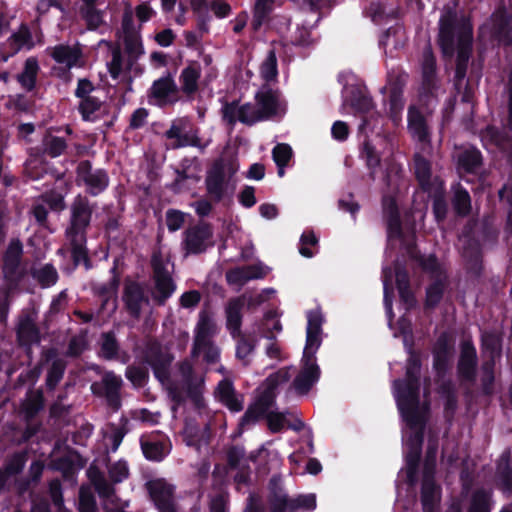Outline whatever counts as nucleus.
<instances>
[{
	"instance_id": "obj_1",
	"label": "nucleus",
	"mask_w": 512,
	"mask_h": 512,
	"mask_svg": "<svg viewBox=\"0 0 512 512\" xmlns=\"http://www.w3.org/2000/svg\"><path fill=\"white\" fill-rule=\"evenodd\" d=\"M420 372V362L411 356L406 371L405 381H394L393 394L405 422L403 428V445L406 462V481L413 484L416 481V469L421 452L423 428L428 406L419 401V383L417 375Z\"/></svg>"
},
{
	"instance_id": "obj_2",
	"label": "nucleus",
	"mask_w": 512,
	"mask_h": 512,
	"mask_svg": "<svg viewBox=\"0 0 512 512\" xmlns=\"http://www.w3.org/2000/svg\"><path fill=\"white\" fill-rule=\"evenodd\" d=\"M286 112V103L280 92L268 84L263 85L255 94L254 102L242 105L238 103L226 104L222 108L223 119L234 124L239 121L243 124L252 125L256 122L279 117Z\"/></svg>"
},
{
	"instance_id": "obj_3",
	"label": "nucleus",
	"mask_w": 512,
	"mask_h": 512,
	"mask_svg": "<svg viewBox=\"0 0 512 512\" xmlns=\"http://www.w3.org/2000/svg\"><path fill=\"white\" fill-rule=\"evenodd\" d=\"M439 41L445 55L457 52L456 77L463 79L472 45V26L466 19L452 23V15H443L440 19Z\"/></svg>"
},
{
	"instance_id": "obj_4",
	"label": "nucleus",
	"mask_w": 512,
	"mask_h": 512,
	"mask_svg": "<svg viewBox=\"0 0 512 512\" xmlns=\"http://www.w3.org/2000/svg\"><path fill=\"white\" fill-rule=\"evenodd\" d=\"M306 344L302 357V368L293 382V388L298 394H306L319 380L320 369L316 362L322 338L321 326L323 318L318 310L310 311L307 315Z\"/></svg>"
},
{
	"instance_id": "obj_5",
	"label": "nucleus",
	"mask_w": 512,
	"mask_h": 512,
	"mask_svg": "<svg viewBox=\"0 0 512 512\" xmlns=\"http://www.w3.org/2000/svg\"><path fill=\"white\" fill-rule=\"evenodd\" d=\"M147 358L154 370L156 378L165 385L171 393L175 394V398H180L182 393H186L190 396H194L198 393L203 384V377L193 372L192 364L189 360L181 363L178 371L179 379L176 380L174 385L168 378L167 370L172 361V357L169 354H162L153 348Z\"/></svg>"
},
{
	"instance_id": "obj_6",
	"label": "nucleus",
	"mask_w": 512,
	"mask_h": 512,
	"mask_svg": "<svg viewBox=\"0 0 512 512\" xmlns=\"http://www.w3.org/2000/svg\"><path fill=\"white\" fill-rule=\"evenodd\" d=\"M238 169L239 165L235 161L215 162L205 180L209 197L215 201L230 197L236 188L235 174Z\"/></svg>"
},
{
	"instance_id": "obj_7",
	"label": "nucleus",
	"mask_w": 512,
	"mask_h": 512,
	"mask_svg": "<svg viewBox=\"0 0 512 512\" xmlns=\"http://www.w3.org/2000/svg\"><path fill=\"white\" fill-rule=\"evenodd\" d=\"M90 217L91 209L87 201L77 198L72 206L71 225L67 229V238L76 264L86 261L85 229L89 225Z\"/></svg>"
},
{
	"instance_id": "obj_8",
	"label": "nucleus",
	"mask_w": 512,
	"mask_h": 512,
	"mask_svg": "<svg viewBox=\"0 0 512 512\" xmlns=\"http://www.w3.org/2000/svg\"><path fill=\"white\" fill-rule=\"evenodd\" d=\"M271 485V512H296L299 510L311 511L316 508V496L314 494L299 495L296 498H288L282 488L278 486V482L276 480H273Z\"/></svg>"
},
{
	"instance_id": "obj_9",
	"label": "nucleus",
	"mask_w": 512,
	"mask_h": 512,
	"mask_svg": "<svg viewBox=\"0 0 512 512\" xmlns=\"http://www.w3.org/2000/svg\"><path fill=\"white\" fill-rule=\"evenodd\" d=\"M330 0H304L301 16L304 18L297 27L294 41L298 45L307 46L312 42L311 29L320 19L319 10L330 7Z\"/></svg>"
},
{
	"instance_id": "obj_10",
	"label": "nucleus",
	"mask_w": 512,
	"mask_h": 512,
	"mask_svg": "<svg viewBox=\"0 0 512 512\" xmlns=\"http://www.w3.org/2000/svg\"><path fill=\"white\" fill-rule=\"evenodd\" d=\"M152 266L157 293L156 298L163 302L169 298L176 289L171 278L173 266L170 263L169 258L163 257L161 253H154L152 257Z\"/></svg>"
},
{
	"instance_id": "obj_11",
	"label": "nucleus",
	"mask_w": 512,
	"mask_h": 512,
	"mask_svg": "<svg viewBox=\"0 0 512 512\" xmlns=\"http://www.w3.org/2000/svg\"><path fill=\"white\" fill-rule=\"evenodd\" d=\"M119 40L123 42L129 54L136 57L143 53V46L140 36V27H136L132 18V10L130 7L126 8L121 30L119 31Z\"/></svg>"
},
{
	"instance_id": "obj_12",
	"label": "nucleus",
	"mask_w": 512,
	"mask_h": 512,
	"mask_svg": "<svg viewBox=\"0 0 512 512\" xmlns=\"http://www.w3.org/2000/svg\"><path fill=\"white\" fill-rule=\"evenodd\" d=\"M152 500L160 512H175L174 488L164 479H155L147 484Z\"/></svg>"
},
{
	"instance_id": "obj_13",
	"label": "nucleus",
	"mask_w": 512,
	"mask_h": 512,
	"mask_svg": "<svg viewBox=\"0 0 512 512\" xmlns=\"http://www.w3.org/2000/svg\"><path fill=\"white\" fill-rule=\"evenodd\" d=\"M270 268L263 263L234 268L226 273V279L230 285L241 288L248 281L264 278Z\"/></svg>"
},
{
	"instance_id": "obj_14",
	"label": "nucleus",
	"mask_w": 512,
	"mask_h": 512,
	"mask_svg": "<svg viewBox=\"0 0 512 512\" xmlns=\"http://www.w3.org/2000/svg\"><path fill=\"white\" fill-rule=\"evenodd\" d=\"M345 78L347 79L342 92L344 105H350L361 113L369 112L373 108L371 99L354 84L349 83L352 75H340V81H344Z\"/></svg>"
},
{
	"instance_id": "obj_15",
	"label": "nucleus",
	"mask_w": 512,
	"mask_h": 512,
	"mask_svg": "<svg viewBox=\"0 0 512 512\" xmlns=\"http://www.w3.org/2000/svg\"><path fill=\"white\" fill-rule=\"evenodd\" d=\"M166 136L172 148H180L186 146H197L198 138L196 132L189 126L185 119H180L173 123L171 128L166 132Z\"/></svg>"
},
{
	"instance_id": "obj_16",
	"label": "nucleus",
	"mask_w": 512,
	"mask_h": 512,
	"mask_svg": "<svg viewBox=\"0 0 512 512\" xmlns=\"http://www.w3.org/2000/svg\"><path fill=\"white\" fill-rule=\"evenodd\" d=\"M177 100V86L170 76L156 80L150 90V103L164 106Z\"/></svg>"
},
{
	"instance_id": "obj_17",
	"label": "nucleus",
	"mask_w": 512,
	"mask_h": 512,
	"mask_svg": "<svg viewBox=\"0 0 512 512\" xmlns=\"http://www.w3.org/2000/svg\"><path fill=\"white\" fill-rule=\"evenodd\" d=\"M383 210L387 218V233L389 245L393 246L396 242L402 244L404 240L402 238L396 199L394 197L385 196L383 198Z\"/></svg>"
},
{
	"instance_id": "obj_18",
	"label": "nucleus",
	"mask_w": 512,
	"mask_h": 512,
	"mask_svg": "<svg viewBox=\"0 0 512 512\" xmlns=\"http://www.w3.org/2000/svg\"><path fill=\"white\" fill-rule=\"evenodd\" d=\"M213 245L212 231L206 225L196 226L186 232L184 241L188 253H201Z\"/></svg>"
},
{
	"instance_id": "obj_19",
	"label": "nucleus",
	"mask_w": 512,
	"mask_h": 512,
	"mask_svg": "<svg viewBox=\"0 0 512 512\" xmlns=\"http://www.w3.org/2000/svg\"><path fill=\"white\" fill-rule=\"evenodd\" d=\"M290 377V369L282 368L266 379V381L259 388V402L264 408H268L272 404L276 396L277 388L281 384L286 383Z\"/></svg>"
},
{
	"instance_id": "obj_20",
	"label": "nucleus",
	"mask_w": 512,
	"mask_h": 512,
	"mask_svg": "<svg viewBox=\"0 0 512 512\" xmlns=\"http://www.w3.org/2000/svg\"><path fill=\"white\" fill-rule=\"evenodd\" d=\"M33 46L34 43L28 27L22 25L8 38L4 45L1 52L2 61L6 62L11 56L15 55L19 51L30 50Z\"/></svg>"
},
{
	"instance_id": "obj_21",
	"label": "nucleus",
	"mask_w": 512,
	"mask_h": 512,
	"mask_svg": "<svg viewBox=\"0 0 512 512\" xmlns=\"http://www.w3.org/2000/svg\"><path fill=\"white\" fill-rule=\"evenodd\" d=\"M78 179L87 187V190L97 195L108 185L107 174L102 170L92 171L88 162H82L78 167Z\"/></svg>"
},
{
	"instance_id": "obj_22",
	"label": "nucleus",
	"mask_w": 512,
	"mask_h": 512,
	"mask_svg": "<svg viewBox=\"0 0 512 512\" xmlns=\"http://www.w3.org/2000/svg\"><path fill=\"white\" fill-rule=\"evenodd\" d=\"M422 266L425 270L437 272V279L432 285H430L428 287L427 298H426V304L428 306H434L435 304H437L440 301V299L442 297L443 288H444L443 280L445 277L443 276L442 271L439 270V265L437 263V260L433 256H429L427 259H425L422 262Z\"/></svg>"
},
{
	"instance_id": "obj_23",
	"label": "nucleus",
	"mask_w": 512,
	"mask_h": 512,
	"mask_svg": "<svg viewBox=\"0 0 512 512\" xmlns=\"http://www.w3.org/2000/svg\"><path fill=\"white\" fill-rule=\"evenodd\" d=\"M246 294L232 299L226 307V326L233 338L240 335L242 314L241 311L245 305Z\"/></svg>"
},
{
	"instance_id": "obj_24",
	"label": "nucleus",
	"mask_w": 512,
	"mask_h": 512,
	"mask_svg": "<svg viewBox=\"0 0 512 512\" xmlns=\"http://www.w3.org/2000/svg\"><path fill=\"white\" fill-rule=\"evenodd\" d=\"M123 299L128 310L134 316H138L142 308L149 304L148 298L144 295L143 288L134 282L126 284Z\"/></svg>"
},
{
	"instance_id": "obj_25",
	"label": "nucleus",
	"mask_w": 512,
	"mask_h": 512,
	"mask_svg": "<svg viewBox=\"0 0 512 512\" xmlns=\"http://www.w3.org/2000/svg\"><path fill=\"white\" fill-rule=\"evenodd\" d=\"M217 333V325L212 317L202 311L199 314V320L195 329L194 352L200 350L202 346L210 341V337Z\"/></svg>"
},
{
	"instance_id": "obj_26",
	"label": "nucleus",
	"mask_w": 512,
	"mask_h": 512,
	"mask_svg": "<svg viewBox=\"0 0 512 512\" xmlns=\"http://www.w3.org/2000/svg\"><path fill=\"white\" fill-rule=\"evenodd\" d=\"M51 56L57 63L63 64L69 69L84 65L81 51L76 46H55L51 51Z\"/></svg>"
},
{
	"instance_id": "obj_27",
	"label": "nucleus",
	"mask_w": 512,
	"mask_h": 512,
	"mask_svg": "<svg viewBox=\"0 0 512 512\" xmlns=\"http://www.w3.org/2000/svg\"><path fill=\"white\" fill-rule=\"evenodd\" d=\"M141 448L145 457L153 461L162 460L170 451V445L163 437H143L141 439Z\"/></svg>"
},
{
	"instance_id": "obj_28",
	"label": "nucleus",
	"mask_w": 512,
	"mask_h": 512,
	"mask_svg": "<svg viewBox=\"0 0 512 512\" xmlns=\"http://www.w3.org/2000/svg\"><path fill=\"white\" fill-rule=\"evenodd\" d=\"M216 397L232 412H239L243 408L242 396L234 391L231 382L228 380H222L218 384Z\"/></svg>"
},
{
	"instance_id": "obj_29",
	"label": "nucleus",
	"mask_w": 512,
	"mask_h": 512,
	"mask_svg": "<svg viewBox=\"0 0 512 512\" xmlns=\"http://www.w3.org/2000/svg\"><path fill=\"white\" fill-rule=\"evenodd\" d=\"M476 351L474 346L465 341L461 347V355L458 364L459 374L466 380H472L475 376Z\"/></svg>"
},
{
	"instance_id": "obj_30",
	"label": "nucleus",
	"mask_w": 512,
	"mask_h": 512,
	"mask_svg": "<svg viewBox=\"0 0 512 512\" xmlns=\"http://www.w3.org/2000/svg\"><path fill=\"white\" fill-rule=\"evenodd\" d=\"M408 130L417 141L426 142L428 140L427 121L415 107H410L408 111Z\"/></svg>"
},
{
	"instance_id": "obj_31",
	"label": "nucleus",
	"mask_w": 512,
	"mask_h": 512,
	"mask_svg": "<svg viewBox=\"0 0 512 512\" xmlns=\"http://www.w3.org/2000/svg\"><path fill=\"white\" fill-rule=\"evenodd\" d=\"M440 499L439 487L426 475L422 484V503L424 512H433Z\"/></svg>"
},
{
	"instance_id": "obj_32",
	"label": "nucleus",
	"mask_w": 512,
	"mask_h": 512,
	"mask_svg": "<svg viewBox=\"0 0 512 512\" xmlns=\"http://www.w3.org/2000/svg\"><path fill=\"white\" fill-rule=\"evenodd\" d=\"M121 383V378L112 372L105 373L102 379L105 396L109 404L114 409L119 407L118 391L120 389Z\"/></svg>"
},
{
	"instance_id": "obj_33",
	"label": "nucleus",
	"mask_w": 512,
	"mask_h": 512,
	"mask_svg": "<svg viewBox=\"0 0 512 512\" xmlns=\"http://www.w3.org/2000/svg\"><path fill=\"white\" fill-rule=\"evenodd\" d=\"M267 420L269 429L272 432H279L286 426L295 431L305 429V425L301 420L295 419L293 422H290L287 416L282 413H270Z\"/></svg>"
},
{
	"instance_id": "obj_34",
	"label": "nucleus",
	"mask_w": 512,
	"mask_h": 512,
	"mask_svg": "<svg viewBox=\"0 0 512 512\" xmlns=\"http://www.w3.org/2000/svg\"><path fill=\"white\" fill-rule=\"evenodd\" d=\"M281 330L282 326L275 312L267 313L257 327V333L267 339H274Z\"/></svg>"
},
{
	"instance_id": "obj_35",
	"label": "nucleus",
	"mask_w": 512,
	"mask_h": 512,
	"mask_svg": "<svg viewBox=\"0 0 512 512\" xmlns=\"http://www.w3.org/2000/svg\"><path fill=\"white\" fill-rule=\"evenodd\" d=\"M199 78L200 70L197 66L190 65L186 67L180 76L183 92L188 95L195 93L198 89Z\"/></svg>"
},
{
	"instance_id": "obj_36",
	"label": "nucleus",
	"mask_w": 512,
	"mask_h": 512,
	"mask_svg": "<svg viewBox=\"0 0 512 512\" xmlns=\"http://www.w3.org/2000/svg\"><path fill=\"white\" fill-rule=\"evenodd\" d=\"M39 65L35 58L30 57L25 61L24 70L18 75V81L27 90H31L36 81Z\"/></svg>"
},
{
	"instance_id": "obj_37",
	"label": "nucleus",
	"mask_w": 512,
	"mask_h": 512,
	"mask_svg": "<svg viewBox=\"0 0 512 512\" xmlns=\"http://www.w3.org/2000/svg\"><path fill=\"white\" fill-rule=\"evenodd\" d=\"M396 283L399 291L401 301L403 302L404 309L408 310L413 307L415 301L411 292L408 290V277L405 271L396 268Z\"/></svg>"
},
{
	"instance_id": "obj_38",
	"label": "nucleus",
	"mask_w": 512,
	"mask_h": 512,
	"mask_svg": "<svg viewBox=\"0 0 512 512\" xmlns=\"http://www.w3.org/2000/svg\"><path fill=\"white\" fill-rule=\"evenodd\" d=\"M293 155L292 148L285 143L277 144L272 151L273 160L278 167V176L283 177L285 174V166L290 161Z\"/></svg>"
},
{
	"instance_id": "obj_39",
	"label": "nucleus",
	"mask_w": 512,
	"mask_h": 512,
	"mask_svg": "<svg viewBox=\"0 0 512 512\" xmlns=\"http://www.w3.org/2000/svg\"><path fill=\"white\" fill-rule=\"evenodd\" d=\"M383 287H384V305L386 309V314L388 318V324L391 329H394L393 326V314H392V302L390 298V292L392 291V281L393 275L392 272L387 268H383Z\"/></svg>"
},
{
	"instance_id": "obj_40",
	"label": "nucleus",
	"mask_w": 512,
	"mask_h": 512,
	"mask_svg": "<svg viewBox=\"0 0 512 512\" xmlns=\"http://www.w3.org/2000/svg\"><path fill=\"white\" fill-rule=\"evenodd\" d=\"M458 163L466 172H475L481 163L480 152L473 148L466 149L459 155Z\"/></svg>"
},
{
	"instance_id": "obj_41",
	"label": "nucleus",
	"mask_w": 512,
	"mask_h": 512,
	"mask_svg": "<svg viewBox=\"0 0 512 512\" xmlns=\"http://www.w3.org/2000/svg\"><path fill=\"white\" fill-rule=\"evenodd\" d=\"M17 334L20 342L24 345L38 341V333L33 322L28 319H22L18 325Z\"/></svg>"
},
{
	"instance_id": "obj_42",
	"label": "nucleus",
	"mask_w": 512,
	"mask_h": 512,
	"mask_svg": "<svg viewBox=\"0 0 512 512\" xmlns=\"http://www.w3.org/2000/svg\"><path fill=\"white\" fill-rule=\"evenodd\" d=\"M277 58L274 51L270 50L260 66V76L266 81H274L277 78Z\"/></svg>"
},
{
	"instance_id": "obj_43",
	"label": "nucleus",
	"mask_w": 512,
	"mask_h": 512,
	"mask_svg": "<svg viewBox=\"0 0 512 512\" xmlns=\"http://www.w3.org/2000/svg\"><path fill=\"white\" fill-rule=\"evenodd\" d=\"M101 102L95 97H87L80 102L79 110L86 121H95L98 117Z\"/></svg>"
},
{
	"instance_id": "obj_44",
	"label": "nucleus",
	"mask_w": 512,
	"mask_h": 512,
	"mask_svg": "<svg viewBox=\"0 0 512 512\" xmlns=\"http://www.w3.org/2000/svg\"><path fill=\"white\" fill-rule=\"evenodd\" d=\"M415 174L416 177L425 190L431 192L430 186V165L427 160L420 156L415 157Z\"/></svg>"
},
{
	"instance_id": "obj_45",
	"label": "nucleus",
	"mask_w": 512,
	"mask_h": 512,
	"mask_svg": "<svg viewBox=\"0 0 512 512\" xmlns=\"http://www.w3.org/2000/svg\"><path fill=\"white\" fill-rule=\"evenodd\" d=\"M274 0H257L254 8L253 27L258 29L272 11Z\"/></svg>"
},
{
	"instance_id": "obj_46",
	"label": "nucleus",
	"mask_w": 512,
	"mask_h": 512,
	"mask_svg": "<svg viewBox=\"0 0 512 512\" xmlns=\"http://www.w3.org/2000/svg\"><path fill=\"white\" fill-rule=\"evenodd\" d=\"M435 59L429 48L425 49L422 57V75L424 84L429 87L433 82Z\"/></svg>"
},
{
	"instance_id": "obj_47",
	"label": "nucleus",
	"mask_w": 512,
	"mask_h": 512,
	"mask_svg": "<svg viewBox=\"0 0 512 512\" xmlns=\"http://www.w3.org/2000/svg\"><path fill=\"white\" fill-rule=\"evenodd\" d=\"M453 204L458 214L466 215L470 210V196L468 192L460 187L454 188Z\"/></svg>"
},
{
	"instance_id": "obj_48",
	"label": "nucleus",
	"mask_w": 512,
	"mask_h": 512,
	"mask_svg": "<svg viewBox=\"0 0 512 512\" xmlns=\"http://www.w3.org/2000/svg\"><path fill=\"white\" fill-rule=\"evenodd\" d=\"M404 102L402 95L398 91H393L389 98V114L394 123H398L401 119Z\"/></svg>"
},
{
	"instance_id": "obj_49",
	"label": "nucleus",
	"mask_w": 512,
	"mask_h": 512,
	"mask_svg": "<svg viewBox=\"0 0 512 512\" xmlns=\"http://www.w3.org/2000/svg\"><path fill=\"white\" fill-rule=\"evenodd\" d=\"M235 339L237 340L236 356L246 364L248 362V357L254 349V344L247 340L241 332L240 335L236 336Z\"/></svg>"
},
{
	"instance_id": "obj_50",
	"label": "nucleus",
	"mask_w": 512,
	"mask_h": 512,
	"mask_svg": "<svg viewBox=\"0 0 512 512\" xmlns=\"http://www.w3.org/2000/svg\"><path fill=\"white\" fill-rule=\"evenodd\" d=\"M88 473L98 494L102 497H109L113 492L112 487L93 468H90Z\"/></svg>"
},
{
	"instance_id": "obj_51",
	"label": "nucleus",
	"mask_w": 512,
	"mask_h": 512,
	"mask_svg": "<svg viewBox=\"0 0 512 512\" xmlns=\"http://www.w3.org/2000/svg\"><path fill=\"white\" fill-rule=\"evenodd\" d=\"M129 475V468L125 461L119 460L109 466V476L115 483L122 482Z\"/></svg>"
},
{
	"instance_id": "obj_52",
	"label": "nucleus",
	"mask_w": 512,
	"mask_h": 512,
	"mask_svg": "<svg viewBox=\"0 0 512 512\" xmlns=\"http://www.w3.org/2000/svg\"><path fill=\"white\" fill-rule=\"evenodd\" d=\"M318 243L317 237L313 232L308 231L304 232L300 239V247L299 252L302 256L306 258H311L315 254L313 250L309 248V246H316Z\"/></svg>"
},
{
	"instance_id": "obj_53",
	"label": "nucleus",
	"mask_w": 512,
	"mask_h": 512,
	"mask_svg": "<svg viewBox=\"0 0 512 512\" xmlns=\"http://www.w3.org/2000/svg\"><path fill=\"white\" fill-rule=\"evenodd\" d=\"M490 494L485 491L476 492L473 496L470 512H489Z\"/></svg>"
},
{
	"instance_id": "obj_54",
	"label": "nucleus",
	"mask_w": 512,
	"mask_h": 512,
	"mask_svg": "<svg viewBox=\"0 0 512 512\" xmlns=\"http://www.w3.org/2000/svg\"><path fill=\"white\" fill-rule=\"evenodd\" d=\"M22 254V244L20 241L15 240L9 244V247L5 254V265L15 267L20 260Z\"/></svg>"
},
{
	"instance_id": "obj_55",
	"label": "nucleus",
	"mask_w": 512,
	"mask_h": 512,
	"mask_svg": "<svg viewBox=\"0 0 512 512\" xmlns=\"http://www.w3.org/2000/svg\"><path fill=\"white\" fill-rule=\"evenodd\" d=\"M36 277L43 286H51L57 281V271L53 266L45 265L36 271Z\"/></svg>"
},
{
	"instance_id": "obj_56",
	"label": "nucleus",
	"mask_w": 512,
	"mask_h": 512,
	"mask_svg": "<svg viewBox=\"0 0 512 512\" xmlns=\"http://www.w3.org/2000/svg\"><path fill=\"white\" fill-rule=\"evenodd\" d=\"M80 512H94L95 500L89 488L82 487L79 492Z\"/></svg>"
},
{
	"instance_id": "obj_57",
	"label": "nucleus",
	"mask_w": 512,
	"mask_h": 512,
	"mask_svg": "<svg viewBox=\"0 0 512 512\" xmlns=\"http://www.w3.org/2000/svg\"><path fill=\"white\" fill-rule=\"evenodd\" d=\"M200 353L204 354V360L208 364L216 363L220 357L218 347H216L211 341L206 342L200 350H197L196 352H194V350L192 351L193 355H198Z\"/></svg>"
},
{
	"instance_id": "obj_58",
	"label": "nucleus",
	"mask_w": 512,
	"mask_h": 512,
	"mask_svg": "<svg viewBox=\"0 0 512 512\" xmlns=\"http://www.w3.org/2000/svg\"><path fill=\"white\" fill-rule=\"evenodd\" d=\"M101 354L107 359H111L116 355L117 343L113 335L104 334L101 341Z\"/></svg>"
},
{
	"instance_id": "obj_59",
	"label": "nucleus",
	"mask_w": 512,
	"mask_h": 512,
	"mask_svg": "<svg viewBox=\"0 0 512 512\" xmlns=\"http://www.w3.org/2000/svg\"><path fill=\"white\" fill-rule=\"evenodd\" d=\"M45 146L47 152L53 156H59L66 148V143L62 138L59 137H48L45 140Z\"/></svg>"
},
{
	"instance_id": "obj_60",
	"label": "nucleus",
	"mask_w": 512,
	"mask_h": 512,
	"mask_svg": "<svg viewBox=\"0 0 512 512\" xmlns=\"http://www.w3.org/2000/svg\"><path fill=\"white\" fill-rule=\"evenodd\" d=\"M83 13L89 28L96 29L102 24V14L92 6L86 7Z\"/></svg>"
},
{
	"instance_id": "obj_61",
	"label": "nucleus",
	"mask_w": 512,
	"mask_h": 512,
	"mask_svg": "<svg viewBox=\"0 0 512 512\" xmlns=\"http://www.w3.org/2000/svg\"><path fill=\"white\" fill-rule=\"evenodd\" d=\"M167 226L169 230L176 231L184 223V214L180 211L169 210L166 215Z\"/></svg>"
},
{
	"instance_id": "obj_62",
	"label": "nucleus",
	"mask_w": 512,
	"mask_h": 512,
	"mask_svg": "<svg viewBox=\"0 0 512 512\" xmlns=\"http://www.w3.org/2000/svg\"><path fill=\"white\" fill-rule=\"evenodd\" d=\"M448 347H449V344H448L447 338L445 336L441 337L438 340V342L435 346V349H434L435 366L437 368H439V366L441 365L442 360L445 359L446 354L448 352Z\"/></svg>"
},
{
	"instance_id": "obj_63",
	"label": "nucleus",
	"mask_w": 512,
	"mask_h": 512,
	"mask_svg": "<svg viewBox=\"0 0 512 512\" xmlns=\"http://www.w3.org/2000/svg\"><path fill=\"white\" fill-rule=\"evenodd\" d=\"M200 299V293L196 290H191L182 294L180 304L184 308H193L200 302Z\"/></svg>"
},
{
	"instance_id": "obj_64",
	"label": "nucleus",
	"mask_w": 512,
	"mask_h": 512,
	"mask_svg": "<svg viewBox=\"0 0 512 512\" xmlns=\"http://www.w3.org/2000/svg\"><path fill=\"white\" fill-rule=\"evenodd\" d=\"M127 378L136 386L144 383L146 378V371L139 367H129L126 371Z\"/></svg>"
}]
</instances>
